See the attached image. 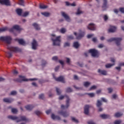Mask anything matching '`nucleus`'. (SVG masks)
I'll list each match as a JSON object with an SVG mask.
<instances>
[{
    "label": "nucleus",
    "instance_id": "obj_1",
    "mask_svg": "<svg viewBox=\"0 0 124 124\" xmlns=\"http://www.w3.org/2000/svg\"><path fill=\"white\" fill-rule=\"evenodd\" d=\"M7 49L10 51L6 52L7 54L6 56L9 59L12 57V52H14L15 53L22 52V49L17 47L8 46Z\"/></svg>",
    "mask_w": 124,
    "mask_h": 124
},
{
    "label": "nucleus",
    "instance_id": "obj_2",
    "mask_svg": "<svg viewBox=\"0 0 124 124\" xmlns=\"http://www.w3.org/2000/svg\"><path fill=\"white\" fill-rule=\"evenodd\" d=\"M8 119L12 120L13 121H16V123H19V122H28L29 120L26 118V116H20L19 117L10 115L8 116Z\"/></svg>",
    "mask_w": 124,
    "mask_h": 124
},
{
    "label": "nucleus",
    "instance_id": "obj_3",
    "mask_svg": "<svg viewBox=\"0 0 124 124\" xmlns=\"http://www.w3.org/2000/svg\"><path fill=\"white\" fill-rule=\"evenodd\" d=\"M64 97H66V98H67L66 100V105L64 106L63 105H62L61 106L62 109H67V108H68L69 106H70L69 102L70 101V98H69V96H68V95H61L59 97V100H62V99H63Z\"/></svg>",
    "mask_w": 124,
    "mask_h": 124
},
{
    "label": "nucleus",
    "instance_id": "obj_4",
    "mask_svg": "<svg viewBox=\"0 0 124 124\" xmlns=\"http://www.w3.org/2000/svg\"><path fill=\"white\" fill-rule=\"evenodd\" d=\"M36 80H37V78L27 79L26 78H16L14 79V81L17 83H22V82H29V81H36Z\"/></svg>",
    "mask_w": 124,
    "mask_h": 124
},
{
    "label": "nucleus",
    "instance_id": "obj_5",
    "mask_svg": "<svg viewBox=\"0 0 124 124\" xmlns=\"http://www.w3.org/2000/svg\"><path fill=\"white\" fill-rule=\"evenodd\" d=\"M0 41H3V42H5V43H6L7 44H10L12 38L9 36H1L0 37Z\"/></svg>",
    "mask_w": 124,
    "mask_h": 124
},
{
    "label": "nucleus",
    "instance_id": "obj_6",
    "mask_svg": "<svg viewBox=\"0 0 124 124\" xmlns=\"http://www.w3.org/2000/svg\"><path fill=\"white\" fill-rule=\"evenodd\" d=\"M122 38H111L107 40L108 42H112V41H115L117 46H120L121 45V41H122Z\"/></svg>",
    "mask_w": 124,
    "mask_h": 124
},
{
    "label": "nucleus",
    "instance_id": "obj_7",
    "mask_svg": "<svg viewBox=\"0 0 124 124\" xmlns=\"http://www.w3.org/2000/svg\"><path fill=\"white\" fill-rule=\"evenodd\" d=\"M53 42L54 46H60L61 44V36H59L56 38L55 39H51Z\"/></svg>",
    "mask_w": 124,
    "mask_h": 124
},
{
    "label": "nucleus",
    "instance_id": "obj_8",
    "mask_svg": "<svg viewBox=\"0 0 124 124\" xmlns=\"http://www.w3.org/2000/svg\"><path fill=\"white\" fill-rule=\"evenodd\" d=\"M74 34L76 36L77 39H81L82 37H84V35H85V33L82 31L79 30V33L78 34L76 32L74 33Z\"/></svg>",
    "mask_w": 124,
    "mask_h": 124
},
{
    "label": "nucleus",
    "instance_id": "obj_9",
    "mask_svg": "<svg viewBox=\"0 0 124 124\" xmlns=\"http://www.w3.org/2000/svg\"><path fill=\"white\" fill-rule=\"evenodd\" d=\"M89 53L91 54L92 57H97V55H98V51L95 49H91L89 50Z\"/></svg>",
    "mask_w": 124,
    "mask_h": 124
},
{
    "label": "nucleus",
    "instance_id": "obj_10",
    "mask_svg": "<svg viewBox=\"0 0 124 124\" xmlns=\"http://www.w3.org/2000/svg\"><path fill=\"white\" fill-rule=\"evenodd\" d=\"M58 113L62 116H63L64 118L69 116V113L66 111L60 110L58 111Z\"/></svg>",
    "mask_w": 124,
    "mask_h": 124
},
{
    "label": "nucleus",
    "instance_id": "obj_11",
    "mask_svg": "<svg viewBox=\"0 0 124 124\" xmlns=\"http://www.w3.org/2000/svg\"><path fill=\"white\" fill-rule=\"evenodd\" d=\"M92 107V106L89 105H86L85 106L84 108V113L85 115H89V109Z\"/></svg>",
    "mask_w": 124,
    "mask_h": 124
},
{
    "label": "nucleus",
    "instance_id": "obj_12",
    "mask_svg": "<svg viewBox=\"0 0 124 124\" xmlns=\"http://www.w3.org/2000/svg\"><path fill=\"white\" fill-rule=\"evenodd\" d=\"M9 31L10 32H13L14 31V29L11 28L9 29L7 27H4L2 28H0V32H2V31Z\"/></svg>",
    "mask_w": 124,
    "mask_h": 124
},
{
    "label": "nucleus",
    "instance_id": "obj_13",
    "mask_svg": "<svg viewBox=\"0 0 124 124\" xmlns=\"http://www.w3.org/2000/svg\"><path fill=\"white\" fill-rule=\"evenodd\" d=\"M3 101L5 103H12L14 101V99L12 98H5L3 99Z\"/></svg>",
    "mask_w": 124,
    "mask_h": 124
},
{
    "label": "nucleus",
    "instance_id": "obj_14",
    "mask_svg": "<svg viewBox=\"0 0 124 124\" xmlns=\"http://www.w3.org/2000/svg\"><path fill=\"white\" fill-rule=\"evenodd\" d=\"M0 3L1 4H5V5H10L9 0H0Z\"/></svg>",
    "mask_w": 124,
    "mask_h": 124
},
{
    "label": "nucleus",
    "instance_id": "obj_15",
    "mask_svg": "<svg viewBox=\"0 0 124 124\" xmlns=\"http://www.w3.org/2000/svg\"><path fill=\"white\" fill-rule=\"evenodd\" d=\"M87 28L88 30H90V31H94V30H95V26L93 23H90Z\"/></svg>",
    "mask_w": 124,
    "mask_h": 124
},
{
    "label": "nucleus",
    "instance_id": "obj_16",
    "mask_svg": "<svg viewBox=\"0 0 124 124\" xmlns=\"http://www.w3.org/2000/svg\"><path fill=\"white\" fill-rule=\"evenodd\" d=\"M100 117L102 119H111V116L109 114H101L100 115Z\"/></svg>",
    "mask_w": 124,
    "mask_h": 124
},
{
    "label": "nucleus",
    "instance_id": "obj_17",
    "mask_svg": "<svg viewBox=\"0 0 124 124\" xmlns=\"http://www.w3.org/2000/svg\"><path fill=\"white\" fill-rule=\"evenodd\" d=\"M103 4L102 6L103 8V11H104V10H106L107 9V8L108 7L107 6V0H103Z\"/></svg>",
    "mask_w": 124,
    "mask_h": 124
},
{
    "label": "nucleus",
    "instance_id": "obj_18",
    "mask_svg": "<svg viewBox=\"0 0 124 124\" xmlns=\"http://www.w3.org/2000/svg\"><path fill=\"white\" fill-rule=\"evenodd\" d=\"M62 16L65 18L66 21L67 22H70V18H69V16H67L64 12H62Z\"/></svg>",
    "mask_w": 124,
    "mask_h": 124
},
{
    "label": "nucleus",
    "instance_id": "obj_19",
    "mask_svg": "<svg viewBox=\"0 0 124 124\" xmlns=\"http://www.w3.org/2000/svg\"><path fill=\"white\" fill-rule=\"evenodd\" d=\"M37 46V43L36 41L33 39V42L32 43V49L33 50H36V47Z\"/></svg>",
    "mask_w": 124,
    "mask_h": 124
},
{
    "label": "nucleus",
    "instance_id": "obj_20",
    "mask_svg": "<svg viewBox=\"0 0 124 124\" xmlns=\"http://www.w3.org/2000/svg\"><path fill=\"white\" fill-rule=\"evenodd\" d=\"M117 28L115 26H110V29L108 30V32H115Z\"/></svg>",
    "mask_w": 124,
    "mask_h": 124
},
{
    "label": "nucleus",
    "instance_id": "obj_21",
    "mask_svg": "<svg viewBox=\"0 0 124 124\" xmlns=\"http://www.w3.org/2000/svg\"><path fill=\"white\" fill-rule=\"evenodd\" d=\"M15 40L16 41H18V43L21 45H25V44H26V43L24 42L23 39H19L18 38H16L15 39Z\"/></svg>",
    "mask_w": 124,
    "mask_h": 124
},
{
    "label": "nucleus",
    "instance_id": "obj_22",
    "mask_svg": "<svg viewBox=\"0 0 124 124\" xmlns=\"http://www.w3.org/2000/svg\"><path fill=\"white\" fill-rule=\"evenodd\" d=\"M55 81L61 82V83H65V80L63 78H54Z\"/></svg>",
    "mask_w": 124,
    "mask_h": 124
},
{
    "label": "nucleus",
    "instance_id": "obj_23",
    "mask_svg": "<svg viewBox=\"0 0 124 124\" xmlns=\"http://www.w3.org/2000/svg\"><path fill=\"white\" fill-rule=\"evenodd\" d=\"M98 72L99 74H102V75H107V71L106 70H101L100 69L98 70Z\"/></svg>",
    "mask_w": 124,
    "mask_h": 124
},
{
    "label": "nucleus",
    "instance_id": "obj_24",
    "mask_svg": "<svg viewBox=\"0 0 124 124\" xmlns=\"http://www.w3.org/2000/svg\"><path fill=\"white\" fill-rule=\"evenodd\" d=\"M106 82L108 83V84H116V81L111 79L110 78H107L106 80Z\"/></svg>",
    "mask_w": 124,
    "mask_h": 124
},
{
    "label": "nucleus",
    "instance_id": "obj_25",
    "mask_svg": "<svg viewBox=\"0 0 124 124\" xmlns=\"http://www.w3.org/2000/svg\"><path fill=\"white\" fill-rule=\"evenodd\" d=\"M51 119H52V120H55V119H56L58 121L61 120V117L60 116H55L54 114H51Z\"/></svg>",
    "mask_w": 124,
    "mask_h": 124
},
{
    "label": "nucleus",
    "instance_id": "obj_26",
    "mask_svg": "<svg viewBox=\"0 0 124 124\" xmlns=\"http://www.w3.org/2000/svg\"><path fill=\"white\" fill-rule=\"evenodd\" d=\"M26 109L28 111H31L33 108V106L32 105H28L25 107Z\"/></svg>",
    "mask_w": 124,
    "mask_h": 124
},
{
    "label": "nucleus",
    "instance_id": "obj_27",
    "mask_svg": "<svg viewBox=\"0 0 124 124\" xmlns=\"http://www.w3.org/2000/svg\"><path fill=\"white\" fill-rule=\"evenodd\" d=\"M23 10L22 9H17L16 10V12L17 15H18L19 16H22V12Z\"/></svg>",
    "mask_w": 124,
    "mask_h": 124
},
{
    "label": "nucleus",
    "instance_id": "obj_28",
    "mask_svg": "<svg viewBox=\"0 0 124 124\" xmlns=\"http://www.w3.org/2000/svg\"><path fill=\"white\" fill-rule=\"evenodd\" d=\"M32 26H33L35 30H36L37 31H39V30H40V27H39V25H38V24H37V23H33L32 24Z\"/></svg>",
    "mask_w": 124,
    "mask_h": 124
},
{
    "label": "nucleus",
    "instance_id": "obj_29",
    "mask_svg": "<svg viewBox=\"0 0 124 124\" xmlns=\"http://www.w3.org/2000/svg\"><path fill=\"white\" fill-rule=\"evenodd\" d=\"M13 29H14V30H16V31H22V29L20 28V26H19V25H14L13 26Z\"/></svg>",
    "mask_w": 124,
    "mask_h": 124
},
{
    "label": "nucleus",
    "instance_id": "obj_30",
    "mask_svg": "<svg viewBox=\"0 0 124 124\" xmlns=\"http://www.w3.org/2000/svg\"><path fill=\"white\" fill-rule=\"evenodd\" d=\"M96 107H100L102 106V103L101 102V101L99 100H97V103L96 104Z\"/></svg>",
    "mask_w": 124,
    "mask_h": 124
},
{
    "label": "nucleus",
    "instance_id": "obj_31",
    "mask_svg": "<svg viewBox=\"0 0 124 124\" xmlns=\"http://www.w3.org/2000/svg\"><path fill=\"white\" fill-rule=\"evenodd\" d=\"M74 47L76 48V49L78 48L79 47V45L78 42H75L74 43L73 45Z\"/></svg>",
    "mask_w": 124,
    "mask_h": 124
},
{
    "label": "nucleus",
    "instance_id": "obj_32",
    "mask_svg": "<svg viewBox=\"0 0 124 124\" xmlns=\"http://www.w3.org/2000/svg\"><path fill=\"white\" fill-rule=\"evenodd\" d=\"M121 116H123V114L120 112H116L114 115V117H115V118H120Z\"/></svg>",
    "mask_w": 124,
    "mask_h": 124
},
{
    "label": "nucleus",
    "instance_id": "obj_33",
    "mask_svg": "<svg viewBox=\"0 0 124 124\" xmlns=\"http://www.w3.org/2000/svg\"><path fill=\"white\" fill-rule=\"evenodd\" d=\"M42 15H43L45 17H49L50 16V13L48 12H43L41 13Z\"/></svg>",
    "mask_w": 124,
    "mask_h": 124
},
{
    "label": "nucleus",
    "instance_id": "obj_34",
    "mask_svg": "<svg viewBox=\"0 0 124 124\" xmlns=\"http://www.w3.org/2000/svg\"><path fill=\"white\" fill-rule=\"evenodd\" d=\"M56 93L58 95H60L62 93V90L59 89L58 87H56Z\"/></svg>",
    "mask_w": 124,
    "mask_h": 124
},
{
    "label": "nucleus",
    "instance_id": "obj_35",
    "mask_svg": "<svg viewBox=\"0 0 124 124\" xmlns=\"http://www.w3.org/2000/svg\"><path fill=\"white\" fill-rule=\"evenodd\" d=\"M90 85H91V83L89 82L86 81L84 83V86L85 87V88H88L89 87Z\"/></svg>",
    "mask_w": 124,
    "mask_h": 124
},
{
    "label": "nucleus",
    "instance_id": "obj_36",
    "mask_svg": "<svg viewBox=\"0 0 124 124\" xmlns=\"http://www.w3.org/2000/svg\"><path fill=\"white\" fill-rule=\"evenodd\" d=\"M113 65H115V63H113V64L108 63L106 65V68H110L111 66H113Z\"/></svg>",
    "mask_w": 124,
    "mask_h": 124
},
{
    "label": "nucleus",
    "instance_id": "obj_37",
    "mask_svg": "<svg viewBox=\"0 0 124 124\" xmlns=\"http://www.w3.org/2000/svg\"><path fill=\"white\" fill-rule=\"evenodd\" d=\"M97 87L95 85H93L89 89V91H93V90H96Z\"/></svg>",
    "mask_w": 124,
    "mask_h": 124
},
{
    "label": "nucleus",
    "instance_id": "obj_38",
    "mask_svg": "<svg viewBox=\"0 0 124 124\" xmlns=\"http://www.w3.org/2000/svg\"><path fill=\"white\" fill-rule=\"evenodd\" d=\"M66 31V29H65V28H62L60 30V32L61 33H65Z\"/></svg>",
    "mask_w": 124,
    "mask_h": 124
},
{
    "label": "nucleus",
    "instance_id": "obj_39",
    "mask_svg": "<svg viewBox=\"0 0 124 124\" xmlns=\"http://www.w3.org/2000/svg\"><path fill=\"white\" fill-rule=\"evenodd\" d=\"M72 121L73 122H74V123H76V124H78L79 123V121L78 120L76 119L75 117H72Z\"/></svg>",
    "mask_w": 124,
    "mask_h": 124
},
{
    "label": "nucleus",
    "instance_id": "obj_40",
    "mask_svg": "<svg viewBox=\"0 0 124 124\" xmlns=\"http://www.w3.org/2000/svg\"><path fill=\"white\" fill-rule=\"evenodd\" d=\"M72 92H73L72 89L70 87H68L66 89V93H72Z\"/></svg>",
    "mask_w": 124,
    "mask_h": 124
},
{
    "label": "nucleus",
    "instance_id": "obj_41",
    "mask_svg": "<svg viewBox=\"0 0 124 124\" xmlns=\"http://www.w3.org/2000/svg\"><path fill=\"white\" fill-rule=\"evenodd\" d=\"M87 94L89 95L90 97H94V96L95 95L94 93H87Z\"/></svg>",
    "mask_w": 124,
    "mask_h": 124
},
{
    "label": "nucleus",
    "instance_id": "obj_42",
    "mask_svg": "<svg viewBox=\"0 0 124 124\" xmlns=\"http://www.w3.org/2000/svg\"><path fill=\"white\" fill-rule=\"evenodd\" d=\"M17 112H18V110L16 108H12V112H13V114H16Z\"/></svg>",
    "mask_w": 124,
    "mask_h": 124
},
{
    "label": "nucleus",
    "instance_id": "obj_43",
    "mask_svg": "<svg viewBox=\"0 0 124 124\" xmlns=\"http://www.w3.org/2000/svg\"><path fill=\"white\" fill-rule=\"evenodd\" d=\"M40 9H45V8H47V6L44 5H40Z\"/></svg>",
    "mask_w": 124,
    "mask_h": 124
},
{
    "label": "nucleus",
    "instance_id": "obj_44",
    "mask_svg": "<svg viewBox=\"0 0 124 124\" xmlns=\"http://www.w3.org/2000/svg\"><path fill=\"white\" fill-rule=\"evenodd\" d=\"M10 94L11 95H16L17 94V92L15 91H12Z\"/></svg>",
    "mask_w": 124,
    "mask_h": 124
},
{
    "label": "nucleus",
    "instance_id": "obj_45",
    "mask_svg": "<svg viewBox=\"0 0 124 124\" xmlns=\"http://www.w3.org/2000/svg\"><path fill=\"white\" fill-rule=\"evenodd\" d=\"M71 39H74V37H73L72 35L67 36L68 40H70Z\"/></svg>",
    "mask_w": 124,
    "mask_h": 124
},
{
    "label": "nucleus",
    "instance_id": "obj_46",
    "mask_svg": "<svg viewBox=\"0 0 124 124\" xmlns=\"http://www.w3.org/2000/svg\"><path fill=\"white\" fill-rule=\"evenodd\" d=\"M29 12H25L23 15H22L23 17H27V16H28V15H29Z\"/></svg>",
    "mask_w": 124,
    "mask_h": 124
},
{
    "label": "nucleus",
    "instance_id": "obj_47",
    "mask_svg": "<svg viewBox=\"0 0 124 124\" xmlns=\"http://www.w3.org/2000/svg\"><path fill=\"white\" fill-rule=\"evenodd\" d=\"M69 46H70V44L68 42H66L64 44V47H69Z\"/></svg>",
    "mask_w": 124,
    "mask_h": 124
},
{
    "label": "nucleus",
    "instance_id": "obj_48",
    "mask_svg": "<svg viewBox=\"0 0 124 124\" xmlns=\"http://www.w3.org/2000/svg\"><path fill=\"white\" fill-rule=\"evenodd\" d=\"M35 113L36 114V115H37V116H39V115H41V114H42V112H41L40 111H35Z\"/></svg>",
    "mask_w": 124,
    "mask_h": 124
},
{
    "label": "nucleus",
    "instance_id": "obj_49",
    "mask_svg": "<svg viewBox=\"0 0 124 124\" xmlns=\"http://www.w3.org/2000/svg\"><path fill=\"white\" fill-rule=\"evenodd\" d=\"M19 4L24 5V0H19Z\"/></svg>",
    "mask_w": 124,
    "mask_h": 124
},
{
    "label": "nucleus",
    "instance_id": "obj_50",
    "mask_svg": "<svg viewBox=\"0 0 124 124\" xmlns=\"http://www.w3.org/2000/svg\"><path fill=\"white\" fill-rule=\"evenodd\" d=\"M39 98L40 99H43L44 98V94H41L39 96Z\"/></svg>",
    "mask_w": 124,
    "mask_h": 124
},
{
    "label": "nucleus",
    "instance_id": "obj_51",
    "mask_svg": "<svg viewBox=\"0 0 124 124\" xmlns=\"http://www.w3.org/2000/svg\"><path fill=\"white\" fill-rule=\"evenodd\" d=\"M101 92H102V89H99L96 91V93L99 94V93H101Z\"/></svg>",
    "mask_w": 124,
    "mask_h": 124
},
{
    "label": "nucleus",
    "instance_id": "obj_52",
    "mask_svg": "<svg viewBox=\"0 0 124 124\" xmlns=\"http://www.w3.org/2000/svg\"><path fill=\"white\" fill-rule=\"evenodd\" d=\"M122 123L121 120H116L114 122V124H120Z\"/></svg>",
    "mask_w": 124,
    "mask_h": 124
},
{
    "label": "nucleus",
    "instance_id": "obj_53",
    "mask_svg": "<svg viewBox=\"0 0 124 124\" xmlns=\"http://www.w3.org/2000/svg\"><path fill=\"white\" fill-rule=\"evenodd\" d=\"M108 93H111L113 92V89L112 88H108Z\"/></svg>",
    "mask_w": 124,
    "mask_h": 124
},
{
    "label": "nucleus",
    "instance_id": "obj_54",
    "mask_svg": "<svg viewBox=\"0 0 124 124\" xmlns=\"http://www.w3.org/2000/svg\"><path fill=\"white\" fill-rule=\"evenodd\" d=\"M52 61H55L57 62L58 61V57L57 56H54L52 57Z\"/></svg>",
    "mask_w": 124,
    "mask_h": 124
},
{
    "label": "nucleus",
    "instance_id": "obj_55",
    "mask_svg": "<svg viewBox=\"0 0 124 124\" xmlns=\"http://www.w3.org/2000/svg\"><path fill=\"white\" fill-rule=\"evenodd\" d=\"M97 108L99 112H102L103 111V108L101 107H98Z\"/></svg>",
    "mask_w": 124,
    "mask_h": 124
},
{
    "label": "nucleus",
    "instance_id": "obj_56",
    "mask_svg": "<svg viewBox=\"0 0 124 124\" xmlns=\"http://www.w3.org/2000/svg\"><path fill=\"white\" fill-rule=\"evenodd\" d=\"M82 13V11H80L79 9H78L76 13L77 15H80Z\"/></svg>",
    "mask_w": 124,
    "mask_h": 124
},
{
    "label": "nucleus",
    "instance_id": "obj_57",
    "mask_svg": "<svg viewBox=\"0 0 124 124\" xmlns=\"http://www.w3.org/2000/svg\"><path fill=\"white\" fill-rule=\"evenodd\" d=\"M104 20L105 21H107V20H108V16H107V15H105L104 16Z\"/></svg>",
    "mask_w": 124,
    "mask_h": 124
},
{
    "label": "nucleus",
    "instance_id": "obj_58",
    "mask_svg": "<svg viewBox=\"0 0 124 124\" xmlns=\"http://www.w3.org/2000/svg\"><path fill=\"white\" fill-rule=\"evenodd\" d=\"M13 73L14 75H17V74H18V71H17V70H14L13 71Z\"/></svg>",
    "mask_w": 124,
    "mask_h": 124
},
{
    "label": "nucleus",
    "instance_id": "obj_59",
    "mask_svg": "<svg viewBox=\"0 0 124 124\" xmlns=\"http://www.w3.org/2000/svg\"><path fill=\"white\" fill-rule=\"evenodd\" d=\"M47 63V62L44 60L42 61V65L43 66H44V65H45V64H46Z\"/></svg>",
    "mask_w": 124,
    "mask_h": 124
},
{
    "label": "nucleus",
    "instance_id": "obj_60",
    "mask_svg": "<svg viewBox=\"0 0 124 124\" xmlns=\"http://www.w3.org/2000/svg\"><path fill=\"white\" fill-rule=\"evenodd\" d=\"M93 34H90L87 35V38H91V37H93Z\"/></svg>",
    "mask_w": 124,
    "mask_h": 124
},
{
    "label": "nucleus",
    "instance_id": "obj_61",
    "mask_svg": "<svg viewBox=\"0 0 124 124\" xmlns=\"http://www.w3.org/2000/svg\"><path fill=\"white\" fill-rule=\"evenodd\" d=\"M74 88H75V89H76V90H82V88L81 87H77L75 85H74Z\"/></svg>",
    "mask_w": 124,
    "mask_h": 124
},
{
    "label": "nucleus",
    "instance_id": "obj_62",
    "mask_svg": "<svg viewBox=\"0 0 124 124\" xmlns=\"http://www.w3.org/2000/svg\"><path fill=\"white\" fill-rule=\"evenodd\" d=\"M104 47V45L101 44L98 45V48H103Z\"/></svg>",
    "mask_w": 124,
    "mask_h": 124
},
{
    "label": "nucleus",
    "instance_id": "obj_63",
    "mask_svg": "<svg viewBox=\"0 0 124 124\" xmlns=\"http://www.w3.org/2000/svg\"><path fill=\"white\" fill-rule=\"evenodd\" d=\"M117 97H118V96L117 95V94H114L112 95V98H113L114 99H116V98H117Z\"/></svg>",
    "mask_w": 124,
    "mask_h": 124
},
{
    "label": "nucleus",
    "instance_id": "obj_64",
    "mask_svg": "<svg viewBox=\"0 0 124 124\" xmlns=\"http://www.w3.org/2000/svg\"><path fill=\"white\" fill-rule=\"evenodd\" d=\"M120 11L122 12V13H124V8H120Z\"/></svg>",
    "mask_w": 124,
    "mask_h": 124
}]
</instances>
